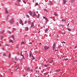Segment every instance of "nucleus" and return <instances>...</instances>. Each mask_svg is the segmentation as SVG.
I'll return each instance as SVG.
<instances>
[{"label":"nucleus","mask_w":77,"mask_h":77,"mask_svg":"<svg viewBox=\"0 0 77 77\" xmlns=\"http://www.w3.org/2000/svg\"><path fill=\"white\" fill-rule=\"evenodd\" d=\"M33 16H32L33 18H34L35 16H36L37 17V18H39V17H40V14H38L37 16L36 14V13H35V11H33Z\"/></svg>","instance_id":"obj_1"},{"label":"nucleus","mask_w":77,"mask_h":77,"mask_svg":"<svg viewBox=\"0 0 77 77\" xmlns=\"http://www.w3.org/2000/svg\"><path fill=\"white\" fill-rule=\"evenodd\" d=\"M15 22V21H14V19L12 18L11 20H10L9 23V24L10 25H12V24H13V23H14Z\"/></svg>","instance_id":"obj_2"},{"label":"nucleus","mask_w":77,"mask_h":77,"mask_svg":"<svg viewBox=\"0 0 77 77\" xmlns=\"http://www.w3.org/2000/svg\"><path fill=\"white\" fill-rule=\"evenodd\" d=\"M26 70H27V71H31V72H32L33 71V70L32 69H30L29 68H26Z\"/></svg>","instance_id":"obj_3"},{"label":"nucleus","mask_w":77,"mask_h":77,"mask_svg":"<svg viewBox=\"0 0 77 77\" xmlns=\"http://www.w3.org/2000/svg\"><path fill=\"white\" fill-rule=\"evenodd\" d=\"M44 48L45 50H48V49H49V47L48 46H44Z\"/></svg>","instance_id":"obj_4"},{"label":"nucleus","mask_w":77,"mask_h":77,"mask_svg":"<svg viewBox=\"0 0 77 77\" xmlns=\"http://www.w3.org/2000/svg\"><path fill=\"white\" fill-rule=\"evenodd\" d=\"M32 12V11H29V15L30 16H32V14H33V13L32 12Z\"/></svg>","instance_id":"obj_5"},{"label":"nucleus","mask_w":77,"mask_h":77,"mask_svg":"<svg viewBox=\"0 0 77 77\" xmlns=\"http://www.w3.org/2000/svg\"><path fill=\"white\" fill-rule=\"evenodd\" d=\"M32 59H31V60L30 61L31 63H32V60H33L35 59V58L34 57V56H33V55H32Z\"/></svg>","instance_id":"obj_6"},{"label":"nucleus","mask_w":77,"mask_h":77,"mask_svg":"<svg viewBox=\"0 0 77 77\" xmlns=\"http://www.w3.org/2000/svg\"><path fill=\"white\" fill-rule=\"evenodd\" d=\"M63 5H65V3L67 2L66 0H63Z\"/></svg>","instance_id":"obj_7"},{"label":"nucleus","mask_w":77,"mask_h":77,"mask_svg":"<svg viewBox=\"0 0 77 77\" xmlns=\"http://www.w3.org/2000/svg\"><path fill=\"white\" fill-rule=\"evenodd\" d=\"M22 53H23L22 52H21V53H20V56H22L23 59H25V58L24 57V55H23L22 54Z\"/></svg>","instance_id":"obj_8"},{"label":"nucleus","mask_w":77,"mask_h":77,"mask_svg":"<svg viewBox=\"0 0 77 77\" xmlns=\"http://www.w3.org/2000/svg\"><path fill=\"white\" fill-rule=\"evenodd\" d=\"M45 20L46 21L45 22V23H46V24H47V23H48V22L49 21V20H48V18L47 17L46 18V19H45Z\"/></svg>","instance_id":"obj_9"},{"label":"nucleus","mask_w":77,"mask_h":77,"mask_svg":"<svg viewBox=\"0 0 77 77\" xmlns=\"http://www.w3.org/2000/svg\"><path fill=\"white\" fill-rule=\"evenodd\" d=\"M34 25V23H33V22H32L31 23V28H32L33 26Z\"/></svg>","instance_id":"obj_10"},{"label":"nucleus","mask_w":77,"mask_h":77,"mask_svg":"<svg viewBox=\"0 0 77 77\" xmlns=\"http://www.w3.org/2000/svg\"><path fill=\"white\" fill-rule=\"evenodd\" d=\"M49 30L48 28H46V29L45 30V33H47V32H48V31Z\"/></svg>","instance_id":"obj_11"},{"label":"nucleus","mask_w":77,"mask_h":77,"mask_svg":"<svg viewBox=\"0 0 77 77\" xmlns=\"http://www.w3.org/2000/svg\"><path fill=\"white\" fill-rule=\"evenodd\" d=\"M43 10L44 11H45V12H46L47 13H48V10H47L45 9H43Z\"/></svg>","instance_id":"obj_12"},{"label":"nucleus","mask_w":77,"mask_h":77,"mask_svg":"<svg viewBox=\"0 0 77 77\" xmlns=\"http://www.w3.org/2000/svg\"><path fill=\"white\" fill-rule=\"evenodd\" d=\"M25 30L26 31H28L29 30V28L27 26L25 28Z\"/></svg>","instance_id":"obj_13"},{"label":"nucleus","mask_w":77,"mask_h":77,"mask_svg":"<svg viewBox=\"0 0 77 77\" xmlns=\"http://www.w3.org/2000/svg\"><path fill=\"white\" fill-rule=\"evenodd\" d=\"M53 47L56 48V44L55 43H54V44H53Z\"/></svg>","instance_id":"obj_14"},{"label":"nucleus","mask_w":77,"mask_h":77,"mask_svg":"<svg viewBox=\"0 0 77 77\" xmlns=\"http://www.w3.org/2000/svg\"><path fill=\"white\" fill-rule=\"evenodd\" d=\"M54 14L55 16H56V17H57V16L58 15V14H57L56 12L54 13Z\"/></svg>","instance_id":"obj_15"},{"label":"nucleus","mask_w":77,"mask_h":77,"mask_svg":"<svg viewBox=\"0 0 77 77\" xmlns=\"http://www.w3.org/2000/svg\"><path fill=\"white\" fill-rule=\"evenodd\" d=\"M14 60H16V61H18V60H17V57H15L14 58Z\"/></svg>","instance_id":"obj_16"},{"label":"nucleus","mask_w":77,"mask_h":77,"mask_svg":"<svg viewBox=\"0 0 77 77\" xmlns=\"http://www.w3.org/2000/svg\"><path fill=\"white\" fill-rule=\"evenodd\" d=\"M60 70H61V69H58L56 70L55 71L56 72H59Z\"/></svg>","instance_id":"obj_17"},{"label":"nucleus","mask_w":77,"mask_h":77,"mask_svg":"<svg viewBox=\"0 0 77 77\" xmlns=\"http://www.w3.org/2000/svg\"><path fill=\"white\" fill-rule=\"evenodd\" d=\"M11 37L12 38L13 40H15V38H14V35H12V36H11Z\"/></svg>","instance_id":"obj_18"},{"label":"nucleus","mask_w":77,"mask_h":77,"mask_svg":"<svg viewBox=\"0 0 77 77\" xmlns=\"http://www.w3.org/2000/svg\"><path fill=\"white\" fill-rule=\"evenodd\" d=\"M3 56H6V53H5V52L3 53Z\"/></svg>","instance_id":"obj_19"},{"label":"nucleus","mask_w":77,"mask_h":77,"mask_svg":"<svg viewBox=\"0 0 77 77\" xmlns=\"http://www.w3.org/2000/svg\"><path fill=\"white\" fill-rule=\"evenodd\" d=\"M28 24H31V22L30 20L28 21Z\"/></svg>","instance_id":"obj_20"},{"label":"nucleus","mask_w":77,"mask_h":77,"mask_svg":"<svg viewBox=\"0 0 77 77\" xmlns=\"http://www.w3.org/2000/svg\"><path fill=\"white\" fill-rule=\"evenodd\" d=\"M53 61H54V60H51L49 61V63H53Z\"/></svg>","instance_id":"obj_21"},{"label":"nucleus","mask_w":77,"mask_h":77,"mask_svg":"<svg viewBox=\"0 0 77 77\" xmlns=\"http://www.w3.org/2000/svg\"><path fill=\"white\" fill-rule=\"evenodd\" d=\"M10 42H11V43H13V40L12 39H10Z\"/></svg>","instance_id":"obj_22"},{"label":"nucleus","mask_w":77,"mask_h":77,"mask_svg":"<svg viewBox=\"0 0 77 77\" xmlns=\"http://www.w3.org/2000/svg\"><path fill=\"white\" fill-rule=\"evenodd\" d=\"M20 24H21L22 26H24V23L23 22H20Z\"/></svg>","instance_id":"obj_23"},{"label":"nucleus","mask_w":77,"mask_h":77,"mask_svg":"<svg viewBox=\"0 0 77 77\" xmlns=\"http://www.w3.org/2000/svg\"><path fill=\"white\" fill-rule=\"evenodd\" d=\"M61 21H62L64 22V21H66V20L65 19H62Z\"/></svg>","instance_id":"obj_24"},{"label":"nucleus","mask_w":77,"mask_h":77,"mask_svg":"<svg viewBox=\"0 0 77 77\" xmlns=\"http://www.w3.org/2000/svg\"><path fill=\"white\" fill-rule=\"evenodd\" d=\"M68 58H64V60H65V61H66V60H68Z\"/></svg>","instance_id":"obj_25"},{"label":"nucleus","mask_w":77,"mask_h":77,"mask_svg":"<svg viewBox=\"0 0 77 77\" xmlns=\"http://www.w3.org/2000/svg\"><path fill=\"white\" fill-rule=\"evenodd\" d=\"M70 1L72 3H73L74 2H75V0H71Z\"/></svg>","instance_id":"obj_26"},{"label":"nucleus","mask_w":77,"mask_h":77,"mask_svg":"<svg viewBox=\"0 0 77 77\" xmlns=\"http://www.w3.org/2000/svg\"><path fill=\"white\" fill-rule=\"evenodd\" d=\"M60 25L62 27H64V25L62 24H60Z\"/></svg>","instance_id":"obj_27"},{"label":"nucleus","mask_w":77,"mask_h":77,"mask_svg":"<svg viewBox=\"0 0 77 77\" xmlns=\"http://www.w3.org/2000/svg\"><path fill=\"white\" fill-rule=\"evenodd\" d=\"M61 34H62V35H63V34L65 35V34H66V32H61Z\"/></svg>","instance_id":"obj_28"},{"label":"nucleus","mask_w":77,"mask_h":77,"mask_svg":"<svg viewBox=\"0 0 77 77\" xmlns=\"http://www.w3.org/2000/svg\"><path fill=\"white\" fill-rule=\"evenodd\" d=\"M44 66L45 67H48V65H47V64H45L44 65Z\"/></svg>","instance_id":"obj_29"},{"label":"nucleus","mask_w":77,"mask_h":77,"mask_svg":"<svg viewBox=\"0 0 77 77\" xmlns=\"http://www.w3.org/2000/svg\"><path fill=\"white\" fill-rule=\"evenodd\" d=\"M23 2L25 4H26V1L25 0H23Z\"/></svg>","instance_id":"obj_30"},{"label":"nucleus","mask_w":77,"mask_h":77,"mask_svg":"<svg viewBox=\"0 0 77 77\" xmlns=\"http://www.w3.org/2000/svg\"><path fill=\"white\" fill-rule=\"evenodd\" d=\"M19 20L20 21V23L23 22V20H22V19H20Z\"/></svg>","instance_id":"obj_31"},{"label":"nucleus","mask_w":77,"mask_h":77,"mask_svg":"<svg viewBox=\"0 0 77 77\" xmlns=\"http://www.w3.org/2000/svg\"><path fill=\"white\" fill-rule=\"evenodd\" d=\"M26 15L27 17L28 18H29L30 17L29 16V15L26 14Z\"/></svg>","instance_id":"obj_32"},{"label":"nucleus","mask_w":77,"mask_h":77,"mask_svg":"<svg viewBox=\"0 0 77 77\" xmlns=\"http://www.w3.org/2000/svg\"><path fill=\"white\" fill-rule=\"evenodd\" d=\"M4 9L5 10V11H7L8 10V9L7 8H4Z\"/></svg>","instance_id":"obj_33"},{"label":"nucleus","mask_w":77,"mask_h":77,"mask_svg":"<svg viewBox=\"0 0 77 77\" xmlns=\"http://www.w3.org/2000/svg\"><path fill=\"white\" fill-rule=\"evenodd\" d=\"M67 29L68 30H69V31H71V29L69 28H67Z\"/></svg>","instance_id":"obj_34"},{"label":"nucleus","mask_w":77,"mask_h":77,"mask_svg":"<svg viewBox=\"0 0 77 77\" xmlns=\"http://www.w3.org/2000/svg\"><path fill=\"white\" fill-rule=\"evenodd\" d=\"M36 72H38V73L39 72V70L38 69L37 70V69H36Z\"/></svg>","instance_id":"obj_35"},{"label":"nucleus","mask_w":77,"mask_h":77,"mask_svg":"<svg viewBox=\"0 0 77 77\" xmlns=\"http://www.w3.org/2000/svg\"><path fill=\"white\" fill-rule=\"evenodd\" d=\"M24 44V42H22L21 43V45H23V44Z\"/></svg>","instance_id":"obj_36"},{"label":"nucleus","mask_w":77,"mask_h":77,"mask_svg":"<svg viewBox=\"0 0 77 77\" xmlns=\"http://www.w3.org/2000/svg\"><path fill=\"white\" fill-rule=\"evenodd\" d=\"M13 30H14V31H16V28H13Z\"/></svg>","instance_id":"obj_37"},{"label":"nucleus","mask_w":77,"mask_h":77,"mask_svg":"<svg viewBox=\"0 0 77 77\" xmlns=\"http://www.w3.org/2000/svg\"><path fill=\"white\" fill-rule=\"evenodd\" d=\"M38 5H39V4H38V3L37 2L36 3L35 6H38Z\"/></svg>","instance_id":"obj_38"},{"label":"nucleus","mask_w":77,"mask_h":77,"mask_svg":"<svg viewBox=\"0 0 77 77\" xmlns=\"http://www.w3.org/2000/svg\"><path fill=\"white\" fill-rule=\"evenodd\" d=\"M43 18L44 19H45V20L46 19V18H47V17H44L43 16Z\"/></svg>","instance_id":"obj_39"},{"label":"nucleus","mask_w":77,"mask_h":77,"mask_svg":"<svg viewBox=\"0 0 77 77\" xmlns=\"http://www.w3.org/2000/svg\"><path fill=\"white\" fill-rule=\"evenodd\" d=\"M1 39H3V36H1Z\"/></svg>","instance_id":"obj_40"},{"label":"nucleus","mask_w":77,"mask_h":77,"mask_svg":"<svg viewBox=\"0 0 77 77\" xmlns=\"http://www.w3.org/2000/svg\"><path fill=\"white\" fill-rule=\"evenodd\" d=\"M8 33L10 34H11L12 33V32H11L9 31L8 32Z\"/></svg>","instance_id":"obj_41"},{"label":"nucleus","mask_w":77,"mask_h":77,"mask_svg":"<svg viewBox=\"0 0 77 77\" xmlns=\"http://www.w3.org/2000/svg\"><path fill=\"white\" fill-rule=\"evenodd\" d=\"M5 29L3 30L2 32V34H3V33H4V32H5Z\"/></svg>","instance_id":"obj_42"},{"label":"nucleus","mask_w":77,"mask_h":77,"mask_svg":"<svg viewBox=\"0 0 77 77\" xmlns=\"http://www.w3.org/2000/svg\"><path fill=\"white\" fill-rule=\"evenodd\" d=\"M62 44V43H64V44H66V42H61Z\"/></svg>","instance_id":"obj_43"},{"label":"nucleus","mask_w":77,"mask_h":77,"mask_svg":"<svg viewBox=\"0 0 77 77\" xmlns=\"http://www.w3.org/2000/svg\"><path fill=\"white\" fill-rule=\"evenodd\" d=\"M8 57H9V58H10V57H11V54H9Z\"/></svg>","instance_id":"obj_44"},{"label":"nucleus","mask_w":77,"mask_h":77,"mask_svg":"<svg viewBox=\"0 0 77 77\" xmlns=\"http://www.w3.org/2000/svg\"><path fill=\"white\" fill-rule=\"evenodd\" d=\"M6 45L7 46H8V47H9V45L8 44H6Z\"/></svg>","instance_id":"obj_45"},{"label":"nucleus","mask_w":77,"mask_h":77,"mask_svg":"<svg viewBox=\"0 0 77 77\" xmlns=\"http://www.w3.org/2000/svg\"><path fill=\"white\" fill-rule=\"evenodd\" d=\"M24 24H27V21H25V23H24Z\"/></svg>","instance_id":"obj_46"},{"label":"nucleus","mask_w":77,"mask_h":77,"mask_svg":"<svg viewBox=\"0 0 77 77\" xmlns=\"http://www.w3.org/2000/svg\"><path fill=\"white\" fill-rule=\"evenodd\" d=\"M5 12H6V13H7V14H8V13H9V11H6Z\"/></svg>","instance_id":"obj_47"},{"label":"nucleus","mask_w":77,"mask_h":77,"mask_svg":"<svg viewBox=\"0 0 77 77\" xmlns=\"http://www.w3.org/2000/svg\"><path fill=\"white\" fill-rule=\"evenodd\" d=\"M17 2H21V0H17Z\"/></svg>","instance_id":"obj_48"},{"label":"nucleus","mask_w":77,"mask_h":77,"mask_svg":"<svg viewBox=\"0 0 77 77\" xmlns=\"http://www.w3.org/2000/svg\"><path fill=\"white\" fill-rule=\"evenodd\" d=\"M32 28H33V29H34L35 28V26L34 25L32 26Z\"/></svg>","instance_id":"obj_49"},{"label":"nucleus","mask_w":77,"mask_h":77,"mask_svg":"<svg viewBox=\"0 0 77 77\" xmlns=\"http://www.w3.org/2000/svg\"><path fill=\"white\" fill-rule=\"evenodd\" d=\"M2 50H5V48H2Z\"/></svg>","instance_id":"obj_50"},{"label":"nucleus","mask_w":77,"mask_h":77,"mask_svg":"<svg viewBox=\"0 0 77 77\" xmlns=\"http://www.w3.org/2000/svg\"><path fill=\"white\" fill-rule=\"evenodd\" d=\"M55 51H58V49H55Z\"/></svg>","instance_id":"obj_51"},{"label":"nucleus","mask_w":77,"mask_h":77,"mask_svg":"<svg viewBox=\"0 0 77 77\" xmlns=\"http://www.w3.org/2000/svg\"><path fill=\"white\" fill-rule=\"evenodd\" d=\"M17 68H19V64H18V65H17Z\"/></svg>","instance_id":"obj_52"},{"label":"nucleus","mask_w":77,"mask_h":77,"mask_svg":"<svg viewBox=\"0 0 77 77\" xmlns=\"http://www.w3.org/2000/svg\"><path fill=\"white\" fill-rule=\"evenodd\" d=\"M55 48L53 47V50H54Z\"/></svg>","instance_id":"obj_53"},{"label":"nucleus","mask_w":77,"mask_h":77,"mask_svg":"<svg viewBox=\"0 0 77 77\" xmlns=\"http://www.w3.org/2000/svg\"><path fill=\"white\" fill-rule=\"evenodd\" d=\"M29 44H32V42H30V43H29Z\"/></svg>","instance_id":"obj_54"},{"label":"nucleus","mask_w":77,"mask_h":77,"mask_svg":"<svg viewBox=\"0 0 77 77\" xmlns=\"http://www.w3.org/2000/svg\"><path fill=\"white\" fill-rule=\"evenodd\" d=\"M8 18H9V15H8L7 17V18L8 19Z\"/></svg>","instance_id":"obj_55"},{"label":"nucleus","mask_w":77,"mask_h":77,"mask_svg":"<svg viewBox=\"0 0 77 77\" xmlns=\"http://www.w3.org/2000/svg\"><path fill=\"white\" fill-rule=\"evenodd\" d=\"M44 74H45V75H48V74L47 73L46 74L44 73Z\"/></svg>","instance_id":"obj_56"},{"label":"nucleus","mask_w":77,"mask_h":77,"mask_svg":"<svg viewBox=\"0 0 77 77\" xmlns=\"http://www.w3.org/2000/svg\"><path fill=\"white\" fill-rule=\"evenodd\" d=\"M31 55H32V54H30V55H29L30 57H31Z\"/></svg>","instance_id":"obj_57"},{"label":"nucleus","mask_w":77,"mask_h":77,"mask_svg":"<svg viewBox=\"0 0 77 77\" xmlns=\"http://www.w3.org/2000/svg\"><path fill=\"white\" fill-rule=\"evenodd\" d=\"M69 23H68V24L67 25V26H69Z\"/></svg>","instance_id":"obj_58"},{"label":"nucleus","mask_w":77,"mask_h":77,"mask_svg":"<svg viewBox=\"0 0 77 77\" xmlns=\"http://www.w3.org/2000/svg\"><path fill=\"white\" fill-rule=\"evenodd\" d=\"M43 28V26H42L41 27V29H42Z\"/></svg>","instance_id":"obj_59"},{"label":"nucleus","mask_w":77,"mask_h":77,"mask_svg":"<svg viewBox=\"0 0 77 77\" xmlns=\"http://www.w3.org/2000/svg\"><path fill=\"white\" fill-rule=\"evenodd\" d=\"M49 72H50V74H51V71H50Z\"/></svg>","instance_id":"obj_60"},{"label":"nucleus","mask_w":77,"mask_h":77,"mask_svg":"<svg viewBox=\"0 0 77 77\" xmlns=\"http://www.w3.org/2000/svg\"><path fill=\"white\" fill-rule=\"evenodd\" d=\"M15 5H17V4L16 3H15Z\"/></svg>","instance_id":"obj_61"},{"label":"nucleus","mask_w":77,"mask_h":77,"mask_svg":"<svg viewBox=\"0 0 77 77\" xmlns=\"http://www.w3.org/2000/svg\"><path fill=\"white\" fill-rule=\"evenodd\" d=\"M50 2H51V3H52V2L51 1H50Z\"/></svg>","instance_id":"obj_62"},{"label":"nucleus","mask_w":77,"mask_h":77,"mask_svg":"<svg viewBox=\"0 0 77 77\" xmlns=\"http://www.w3.org/2000/svg\"><path fill=\"white\" fill-rule=\"evenodd\" d=\"M23 76H24V77H26V75H23Z\"/></svg>","instance_id":"obj_63"},{"label":"nucleus","mask_w":77,"mask_h":77,"mask_svg":"<svg viewBox=\"0 0 77 77\" xmlns=\"http://www.w3.org/2000/svg\"><path fill=\"white\" fill-rule=\"evenodd\" d=\"M24 52H25V53H27V51H25Z\"/></svg>","instance_id":"obj_64"}]
</instances>
